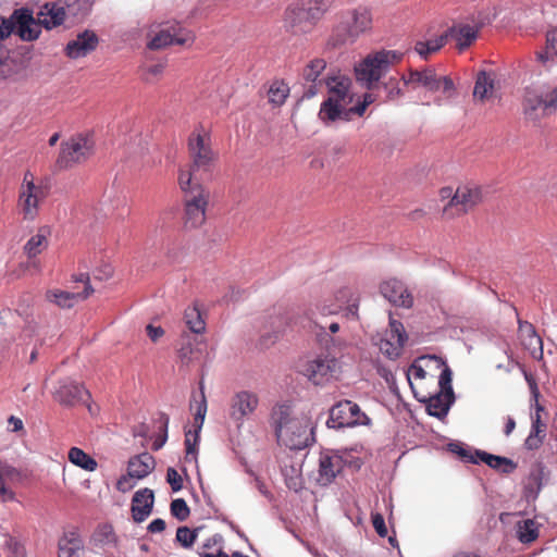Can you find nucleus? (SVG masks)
I'll list each match as a JSON object with an SVG mask.
<instances>
[{
    "label": "nucleus",
    "instance_id": "1",
    "mask_svg": "<svg viewBox=\"0 0 557 557\" xmlns=\"http://www.w3.org/2000/svg\"><path fill=\"white\" fill-rule=\"evenodd\" d=\"M271 423L280 444L293 450H300L309 445L308 425L293 416L289 405L280 404L273 407Z\"/></svg>",
    "mask_w": 557,
    "mask_h": 557
},
{
    "label": "nucleus",
    "instance_id": "2",
    "mask_svg": "<svg viewBox=\"0 0 557 557\" xmlns=\"http://www.w3.org/2000/svg\"><path fill=\"white\" fill-rule=\"evenodd\" d=\"M329 97L322 102L319 117L323 122L348 120V106L352 102L351 79L344 74L329 75L325 79Z\"/></svg>",
    "mask_w": 557,
    "mask_h": 557
},
{
    "label": "nucleus",
    "instance_id": "3",
    "mask_svg": "<svg viewBox=\"0 0 557 557\" xmlns=\"http://www.w3.org/2000/svg\"><path fill=\"white\" fill-rule=\"evenodd\" d=\"M178 185L185 193L184 225L187 228H197L206 221L210 191L199 182L193 183V173L190 171H181L178 173Z\"/></svg>",
    "mask_w": 557,
    "mask_h": 557
},
{
    "label": "nucleus",
    "instance_id": "4",
    "mask_svg": "<svg viewBox=\"0 0 557 557\" xmlns=\"http://www.w3.org/2000/svg\"><path fill=\"white\" fill-rule=\"evenodd\" d=\"M372 13L368 8L359 7L349 11L332 29L326 46L335 49L354 44L372 28Z\"/></svg>",
    "mask_w": 557,
    "mask_h": 557
},
{
    "label": "nucleus",
    "instance_id": "5",
    "mask_svg": "<svg viewBox=\"0 0 557 557\" xmlns=\"http://www.w3.org/2000/svg\"><path fill=\"white\" fill-rule=\"evenodd\" d=\"M401 59L403 53L395 50L370 52L355 65L356 79L371 89Z\"/></svg>",
    "mask_w": 557,
    "mask_h": 557
},
{
    "label": "nucleus",
    "instance_id": "6",
    "mask_svg": "<svg viewBox=\"0 0 557 557\" xmlns=\"http://www.w3.org/2000/svg\"><path fill=\"white\" fill-rule=\"evenodd\" d=\"M442 200H448L443 207V216L445 219H455L472 211L483 200L482 188L473 184L459 185L456 189L453 187H443L440 189Z\"/></svg>",
    "mask_w": 557,
    "mask_h": 557
},
{
    "label": "nucleus",
    "instance_id": "7",
    "mask_svg": "<svg viewBox=\"0 0 557 557\" xmlns=\"http://www.w3.org/2000/svg\"><path fill=\"white\" fill-rule=\"evenodd\" d=\"M48 195V186L41 180H37L30 171H26L17 197V209L23 220L34 221L39 215L40 206Z\"/></svg>",
    "mask_w": 557,
    "mask_h": 557
},
{
    "label": "nucleus",
    "instance_id": "8",
    "mask_svg": "<svg viewBox=\"0 0 557 557\" xmlns=\"http://www.w3.org/2000/svg\"><path fill=\"white\" fill-rule=\"evenodd\" d=\"M188 152L191 163L187 169H181L180 172L190 171L193 183H195L199 181L197 173L209 172L215 160L210 136L206 132L194 131L188 138Z\"/></svg>",
    "mask_w": 557,
    "mask_h": 557
},
{
    "label": "nucleus",
    "instance_id": "9",
    "mask_svg": "<svg viewBox=\"0 0 557 557\" xmlns=\"http://www.w3.org/2000/svg\"><path fill=\"white\" fill-rule=\"evenodd\" d=\"M429 360L436 362L437 366L442 368L438 377L440 391L434 395L420 400L426 404V411L430 416L443 418L447 414L449 407L454 401L451 370L437 357H429Z\"/></svg>",
    "mask_w": 557,
    "mask_h": 557
},
{
    "label": "nucleus",
    "instance_id": "10",
    "mask_svg": "<svg viewBox=\"0 0 557 557\" xmlns=\"http://www.w3.org/2000/svg\"><path fill=\"white\" fill-rule=\"evenodd\" d=\"M95 141L91 135L77 134L61 144L57 163L66 169L86 161L94 153Z\"/></svg>",
    "mask_w": 557,
    "mask_h": 557
},
{
    "label": "nucleus",
    "instance_id": "11",
    "mask_svg": "<svg viewBox=\"0 0 557 557\" xmlns=\"http://www.w3.org/2000/svg\"><path fill=\"white\" fill-rule=\"evenodd\" d=\"M199 400L194 398V403H190V409L195 408L193 428L194 430H187L185 432V460L196 461L197 460V446L200 440V431L202 429L205 418L207 414V398L205 394L203 382L199 383Z\"/></svg>",
    "mask_w": 557,
    "mask_h": 557
},
{
    "label": "nucleus",
    "instance_id": "12",
    "mask_svg": "<svg viewBox=\"0 0 557 557\" xmlns=\"http://www.w3.org/2000/svg\"><path fill=\"white\" fill-rule=\"evenodd\" d=\"M326 423L330 428L339 429L345 426L368 425L370 419L356 403L343 400L331 408Z\"/></svg>",
    "mask_w": 557,
    "mask_h": 557
},
{
    "label": "nucleus",
    "instance_id": "13",
    "mask_svg": "<svg viewBox=\"0 0 557 557\" xmlns=\"http://www.w3.org/2000/svg\"><path fill=\"white\" fill-rule=\"evenodd\" d=\"M338 370V361L330 354H321L300 366V373L314 385L327 383Z\"/></svg>",
    "mask_w": 557,
    "mask_h": 557
},
{
    "label": "nucleus",
    "instance_id": "14",
    "mask_svg": "<svg viewBox=\"0 0 557 557\" xmlns=\"http://www.w3.org/2000/svg\"><path fill=\"white\" fill-rule=\"evenodd\" d=\"M73 280L76 283H83L84 289L82 292H67L62 289H48L45 294L46 300L54 304L61 309H71L78 301L87 299L92 293L94 288L90 285L89 275L87 273H81L73 275Z\"/></svg>",
    "mask_w": 557,
    "mask_h": 557
},
{
    "label": "nucleus",
    "instance_id": "15",
    "mask_svg": "<svg viewBox=\"0 0 557 557\" xmlns=\"http://www.w3.org/2000/svg\"><path fill=\"white\" fill-rule=\"evenodd\" d=\"M194 39L193 33L181 27L178 23H168L151 38L148 47L152 50H158L172 45L184 46L191 44Z\"/></svg>",
    "mask_w": 557,
    "mask_h": 557
},
{
    "label": "nucleus",
    "instance_id": "16",
    "mask_svg": "<svg viewBox=\"0 0 557 557\" xmlns=\"http://www.w3.org/2000/svg\"><path fill=\"white\" fill-rule=\"evenodd\" d=\"M40 18L39 16L38 21H36L33 10L28 8L16 9L9 16L13 24V33L15 32L24 41H33L39 37L42 25Z\"/></svg>",
    "mask_w": 557,
    "mask_h": 557
},
{
    "label": "nucleus",
    "instance_id": "17",
    "mask_svg": "<svg viewBox=\"0 0 557 557\" xmlns=\"http://www.w3.org/2000/svg\"><path fill=\"white\" fill-rule=\"evenodd\" d=\"M406 341L407 334L403 323L391 319L389 327L380 339L379 348L382 354L386 355L391 359H395L401 354Z\"/></svg>",
    "mask_w": 557,
    "mask_h": 557
},
{
    "label": "nucleus",
    "instance_id": "18",
    "mask_svg": "<svg viewBox=\"0 0 557 557\" xmlns=\"http://www.w3.org/2000/svg\"><path fill=\"white\" fill-rule=\"evenodd\" d=\"M52 395L58 404L69 408L85 403V397H90L89 392L82 384L70 379L59 381Z\"/></svg>",
    "mask_w": 557,
    "mask_h": 557
},
{
    "label": "nucleus",
    "instance_id": "19",
    "mask_svg": "<svg viewBox=\"0 0 557 557\" xmlns=\"http://www.w3.org/2000/svg\"><path fill=\"white\" fill-rule=\"evenodd\" d=\"M259 406V397L256 393L240 391L231 398L230 417L238 425L250 417Z\"/></svg>",
    "mask_w": 557,
    "mask_h": 557
},
{
    "label": "nucleus",
    "instance_id": "20",
    "mask_svg": "<svg viewBox=\"0 0 557 557\" xmlns=\"http://www.w3.org/2000/svg\"><path fill=\"white\" fill-rule=\"evenodd\" d=\"M284 24L294 35L309 34L315 27V23L300 2L287 7L284 13Z\"/></svg>",
    "mask_w": 557,
    "mask_h": 557
},
{
    "label": "nucleus",
    "instance_id": "21",
    "mask_svg": "<svg viewBox=\"0 0 557 557\" xmlns=\"http://www.w3.org/2000/svg\"><path fill=\"white\" fill-rule=\"evenodd\" d=\"M326 69V61L322 58H314L309 61L301 72V77L310 85L304 91V98H312L321 91L325 81L318 79L323 71Z\"/></svg>",
    "mask_w": 557,
    "mask_h": 557
},
{
    "label": "nucleus",
    "instance_id": "22",
    "mask_svg": "<svg viewBox=\"0 0 557 557\" xmlns=\"http://www.w3.org/2000/svg\"><path fill=\"white\" fill-rule=\"evenodd\" d=\"M380 293L391 304L404 308H411L413 297L405 284L397 278H389L380 285Z\"/></svg>",
    "mask_w": 557,
    "mask_h": 557
},
{
    "label": "nucleus",
    "instance_id": "23",
    "mask_svg": "<svg viewBox=\"0 0 557 557\" xmlns=\"http://www.w3.org/2000/svg\"><path fill=\"white\" fill-rule=\"evenodd\" d=\"M480 27L468 23H456L448 27L444 34L448 39L456 41V48L459 52L468 49L479 37Z\"/></svg>",
    "mask_w": 557,
    "mask_h": 557
},
{
    "label": "nucleus",
    "instance_id": "24",
    "mask_svg": "<svg viewBox=\"0 0 557 557\" xmlns=\"http://www.w3.org/2000/svg\"><path fill=\"white\" fill-rule=\"evenodd\" d=\"M98 46V37L91 30H85L69 41L65 46V54L70 59L84 58L95 51Z\"/></svg>",
    "mask_w": 557,
    "mask_h": 557
},
{
    "label": "nucleus",
    "instance_id": "25",
    "mask_svg": "<svg viewBox=\"0 0 557 557\" xmlns=\"http://www.w3.org/2000/svg\"><path fill=\"white\" fill-rule=\"evenodd\" d=\"M154 502L153 492L150 488L137 491L132 499V517L136 522L145 521L151 513Z\"/></svg>",
    "mask_w": 557,
    "mask_h": 557
},
{
    "label": "nucleus",
    "instance_id": "26",
    "mask_svg": "<svg viewBox=\"0 0 557 557\" xmlns=\"http://www.w3.org/2000/svg\"><path fill=\"white\" fill-rule=\"evenodd\" d=\"M343 469V459L337 455L321 454L319 459V479L322 485H327Z\"/></svg>",
    "mask_w": 557,
    "mask_h": 557
},
{
    "label": "nucleus",
    "instance_id": "27",
    "mask_svg": "<svg viewBox=\"0 0 557 557\" xmlns=\"http://www.w3.org/2000/svg\"><path fill=\"white\" fill-rule=\"evenodd\" d=\"M18 475L14 467L0 460V503L10 502L15 498V494L10 485L16 482Z\"/></svg>",
    "mask_w": 557,
    "mask_h": 557
},
{
    "label": "nucleus",
    "instance_id": "28",
    "mask_svg": "<svg viewBox=\"0 0 557 557\" xmlns=\"http://www.w3.org/2000/svg\"><path fill=\"white\" fill-rule=\"evenodd\" d=\"M156 467V461L149 453H143L129 459L127 466V473L131 478L144 479Z\"/></svg>",
    "mask_w": 557,
    "mask_h": 557
},
{
    "label": "nucleus",
    "instance_id": "29",
    "mask_svg": "<svg viewBox=\"0 0 557 557\" xmlns=\"http://www.w3.org/2000/svg\"><path fill=\"white\" fill-rule=\"evenodd\" d=\"M58 549V557H81L84 544L76 531H70L60 537Z\"/></svg>",
    "mask_w": 557,
    "mask_h": 557
},
{
    "label": "nucleus",
    "instance_id": "30",
    "mask_svg": "<svg viewBox=\"0 0 557 557\" xmlns=\"http://www.w3.org/2000/svg\"><path fill=\"white\" fill-rule=\"evenodd\" d=\"M51 230L49 226H41L24 245V252L29 259L37 257L49 245Z\"/></svg>",
    "mask_w": 557,
    "mask_h": 557
},
{
    "label": "nucleus",
    "instance_id": "31",
    "mask_svg": "<svg viewBox=\"0 0 557 557\" xmlns=\"http://www.w3.org/2000/svg\"><path fill=\"white\" fill-rule=\"evenodd\" d=\"M495 75L492 72L480 71L476 74L473 88V98L481 102L492 98L494 92Z\"/></svg>",
    "mask_w": 557,
    "mask_h": 557
},
{
    "label": "nucleus",
    "instance_id": "32",
    "mask_svg": "<svg viewBox=\"0 0 557 557\" xmlns=\"http://www.w3.org/2000/svg\"><path fill=\"white\" fill-rule=\"evenodd\" d=\"M475 457H479L480 462H484L492 469L500 471L502 473H512L517 468V463L513 462V460L507 457L496 456L483 450L476 449Z\"/></svg>",
    "mask_w": 557,
    "mask_h": 557
},
{
    "label": "nucleus",
    "instance_id": "33",
    "mask_svg": "<svg viewBox=\"0 0 557 557\" xmlns=\"http://www.w3.org/2000/svg\"><path fill=\"white\" fill-rule=\"evenodd\" d=\"M553 97V90L545 96L539 95L533 91H528L524 98L523 107L527 114L532 115L536 110L543 109L544 111H552L557 108V104H549Z\"/></svg>",
    "mask_w": 557,
    "mask_h": 557
},
{
    "label": "nucleus",
    "instance_id": "34",
    "mask_svg": "<svg viewBox=\"0 0 557 557\" xmlns=\"http://www.w3.org/2000/svg\"><path fill=\"white\" fill-rule=\"evenodd\" d=\"M446 44L447 36L443 33L432 38L418 40L413 49L422 59L428 60L430 55L438 52Z\"/></svg>",
    "mask_w": 557,
    "mask_h": 557
},
{
    "label": "nucleus",
    "instance_id": "35",
    "mask_svg": "<svg viewBox=\"0 0 557 557\" xmlns=\"http://www.w3.org/2000/svg\"><path fill=\"white\" fill-rule=\"evenodd\" d=\"M536 60L548 67L557 57V27L547 32L545 48L535 53Z\"/></svg>",
    "mask_w": 557,
    "mask_h": 557
},
{
    "label": "nucleus",
    "instance_id": "36",
    "mask_svg": "<svg viewBox=\"0 0 557 557\" xmlns=\"http://www.w3.org/2000/svg\"><path fill=\"white\" fill-rule=\"evenodd\" d=\"M45 9L47 13L41 10L39 16L41 17L40 23H42V26L47 29L57 27L64 22L66 13L63 7L53 3L51 5L46 4Z\"/></svg>",
    "mask_w": 557,
    "mask_h": 557
},
{
    "label": "nucleus",
    "instance_id": "37",
    "mask_svg": "<svg viewBox=\"0 0 557 557\" xmlns=\"http://www.w3.org/2000/svg\"><path fill=\"white\" fill-rule=\"evenodd\" d=\"M519 331L522 344L525 348L532 350L534 355L536 350L542 355V339L536 334L535 329L528 322H519Z\"/></svg>",
    "mask_w": 557,
    "mask_h": 557
},
{
    "label": "nucleus",
    "instance_id": "38",
    "mask_svg": "<svg viewBox=\"0 0 557 557\" xmlns=\"http://www.w3.org/2000/svg\"><path fill=\"white\" fill-rule=\"evenodd\" d=\"M289 86L283 79L273 81L268 89V99L273 107H281L289 95Z\"/></svg>",
    "mask_w": 557,
    "mask_h": 557
},
{
    "label": "nucleus",
    "instance_id": "39",
    "mask_svg": "<svg viewBox=\"0 0 557 557\" xmlns=\"http://www.w3.org/2000/svg\"><path fill=\"white\" fill-rule=\"evenodd\" d=\"M67 457L73 465L89 472L95 471L98 467L96 459L78 447H72L69 450Z\"/></svg>",
    "mask_w": 557,
    "mask_h": 557
},
{
    "label": "nucleus",
    "instance_id": "40",
    "mask_svg": "<svg viewBox=\"0 0 557 557\" xmlns=\"http://www.w3.org/2000/svg\"><path fill=\"white\" fill-rule=\"evenodd\" d=\"M308 12L311 20L315 23L324 16V14L332 7L333 0H307L300 2Z\"/></svg>",
    "mask_w": 557,
    "mask_h": 557
},
{
    "label": "nucleus",
    "instance_id": "41",
    "mask_svg": "<svg viewBox=\"0 0 557 557\" xmlns=\"http://www.w3.org/2000/svg\"><path fill=\"white\" fill-rule=\"evenodd\" d=\"M517 536L523 544L534 542L539 537V527L533 519H525L517 524Z\"/></svg>",
    "mask_w": 557,
    "mask_h": 557
},
{
    "label": "nucleus",
    "instance_id": "42",
    "mask_svg": "<svg viewBox=\"0 0 557 557\" xmlns=\"http://www.w3.org/2000/svg\"><path fill=\"white\" fill-rule=\"evenodd\" d=\"M184 320L187 327L196 334H201L206 330V322L196 306L188 307L184 312Z\"/></svg>",
    "mask_w": 557,
    "mask_h": 557
},
{
    "label": "nucleus",
    "instance_id": "43",
    "mask_svg": "<svg viewBox=\"0 0 557 557\" xmlns=\"http://www.w3.org/2000/svg\"><path fill=\"white\" fill-rule=\"evenodd\" d=\"M425 88H428L430 91L442 90L447 98H450L455 91L453 79L449 76L438 77L435 71H433V74L430 78V84Z\"/></svg>",
    "mask_w": 557,
    "mask_h": 557
},
{
    "label": "nucleus",
    "instance_id": "44",
    "mask_svg": "<svg viewBox=\"0 0 557 557\" xmlns=\"http://www.w3.org/2000/svg\"><path fill=\"white\" fill-rule=\"evenodd\" d=\"M531 388H532L533 399L536 403V414H535V417L532 418V426H531L530 432L546 437V428L547 426H546V423H544L542 421L541 414H540V412L544 410V407L539 404L540 393H539L537 386L535 384L533 386H531Z\"/></svg>",
    "mask_w": 557,
    "mask_h": 557
},
{
    "label": "nucleus",
    "instance_id": "45",
    "mask_svg": "<svg viewBox=\"0 0 557 557\" xmlns=\"http://www.w3.org/2000/svg\"><path fill=\"white\" fill-rule=\"evenodd\" d=\"M95 542L101 545L113 544L116 542V536L112 525L102 524L94 533Z\"/></svg>",
    "mask_w": 557,
    "mask_h": 557
},
{
    "label": "nucleus",
    "instance_id": "46",
    "mask_svg": "<svg viewBox=\"0 0 557 557\" xmlns=\"http://www.w3.org/2000/svg\"><path fill=\"white\" fill-rule=\"evenodd\" d=\"M432 69H425L423 71H410L408 78H404L405 84H419L426 87L430 84V78L433 74Z\"/></svg>",
    "mask_w": 557,
    "mask_h": 557
},
{
    "label": "nucleus",
    "instance_id": "47",
    "mask_svg": "<svg viewBox=\"0 0 557 557\" xmlns=\"http://www.w3.org/2000/svg\"><path fill=\"white\" fill-rule=\"evenodd\" d=\"M197 539V531L190 530L187 527H180L176 531V540L181 543V545L185 548H189L193 546Z\"/></svg>",
    "mask_w": 557,
    "mask_h": 557
},
{
    "label": "nucleus",
    "instance_id": "48",
    "mask_svg": "<svg viewBox=\"0 0 557 557\" xmlns=\"http://www.w3.org/2000/svg\"><path fill=\"white\" fill-rule=\"evenodd\" d=\"M171 513L180 521H184L189 517V508L183 498L174 499L171 503Z\"/></svg>",
    "mask_w": 557,
    "mask_h": 557
},
{
    "label": "nucleus",
    "instance_id": "49",
    "mask_svg": "<svg viewBox=\"0 0 557 557\" xmlns=\"http://www.w3.org/2000/svg\"><path fill=\"white\" fill-rule=\"evenodd\" d=\"M449 446H450V450L453 453H456L458 456H460V458L462 460H465L467 462L474 463V465L480 463L479 457H475V450L472 451L468 448L460 446L459 444H450Z\"/></svg>",
    "mask_w": 557,
    "mask_h": 557
},
{
    "label": "nucleus",
    "instance_id": "50",
    "mask_svg": "<svg viewBox=\"0 0 557 557\" xmlns=\"http://www.w3.org/2000/svg\"><path fill=\"white\" fill-rule=\"evenodd\" d=\"M185 255L184 248L178 245H170L165 251V259L170 264L178 263Z\"/></svg>",
    "mask_w": 557,
    "mask_h": 557
},
{
    "label": "nucleus",
    "instance_id": "51",
    "mask_svg": "<svg viewBox=\"0 0 557 557\" xmlns=\"http://www.w3.org/2000/svg\"><path fill=\"white\" fill-rule=\"evenodd\" d=\"M166 482L171 485L173 492H178L183 488V479L174 468L168 469Z\"/></svg>",
    "mask_w": 557,
    "mask_h": 557
},
{
    "label": "nucleus",
    "instance_id": "52",
    "mask_svg": "<svg viewBox=\"0 0 557 557\" xmlns=\"http://www.w3.org/2000/svg\"><path fill=\"white\" fill-rule=\"evenodd\" d=\"M371 520L376 533L381 537H385L387 535V528L385 525L384 517L381 513L375 512L371 515Z\"/></svg>",
    "mask_w": 557,
    "mask_h": 557
},
{
    "label": "nucleus",
    "instance_id": "53",
    "mask_svg": "<svg viewBox=\"0 0 557 557\" xmlns=\"http://www.w3.org/2000/svg\"><path fill=\"white\" fill-rule=\"evenodd\" d=\"M545 436L531 433L524 441V448L528 450H536L539 449L543 443H544Z\"/></svg>",
    "mask_w": 557,
    "mask_h": 557
},
{
    "label": "nucleus",
    "instance_id": "54",
    "mask_svg": "<svg viewBox=\"0 0 557 557\" xmlns=\"http://www.w3.org/2000/svg\"><path fill=\"white\" fill-rule=\"evenodd\" d=\"M164 71V64L156 63L147 66L144 73V79L147 82H151L152 78L159 77Z\"/></svg>",
    "mask_w": 557,
    "mask_h": 557
},
{
    "label": "nucleus",
    "instance_id": "55",
    "mask_svg": "<svg viewBox=\"0 0 557 557\" xmlns=\"http://www.w3.org/2000/svg\"><path fill=\"white\" fill-rule=\"evenodd\" d=\"M544 474V467L539 463L536 470H533L530 474V484H533L539 492L542 488V480Z\"/></svg>",
    "mask_w": 557,
    "mask_h": 557
},
{
    "label": "nucleus",
    "instance_id": "56",
    "mask_svg": "<svg viewBox=\"0 0 557 557\" xmlns=\"http://www.w3.org/2000/svg\"><path fill=\"white\" fill-rule=\"evenodd\" d=\"M13 34V24L9 17L0 16V40L7 39Z\"/></svg>",
    "mask_w": 557,
    "mask_h": 557
},
{
    "label": "nucleus",
    "instance_id": "57",
    "mask_svg": "<svg viewBox=\"0 0 557 557\" xmlns=\"http://www.w3.org/2000/svg\"><path fill=\"white\" fill-rule=\"evenodd\" d=\"M373 102V98H372V95L371 94H366L363 96V101L361 103H358L357 106L355 107H351L348 109L349 111V114L350 113H355L357 115H362L367 109V107Z\"/></svg>",
    "mask_w": 557,
    "mask_h": 557
},
{
    "label": "nucleus",
    "instance_id": "58",
    "mask_svg": "<svg viewBox=\"0 0 557 557\" xmlns=\"http://www.w3.org/2000/svg\"><path fill=\"white\" fill-rule=\"evenodd\" d=\"M385 88L387 89V98L389 100H394L401 95V90L398 87V82L395 78H391L388 83L385 84Z\"/></svg>",
    "mask_w": 557,
    "mask_h": 557
},
{
    "label": "nucleus",
    "instance_id": "59",
    "mask_svg": "<svg viewBox=\"0 0 557 557\" xmlns=\"http://www.w3.org/2000/svg\"><path fill=\"white\" fill-rule=\"evenodd\" d=\"M13 74V62L5 58L0 59V79H4Z\"/></svg>",
    "mask_w": 557,
    "mask_h": 557
},
{
    "label": "nucleus",
    "instance_id": "60",
    "mask_svg": "<svg viewBox=\"0 0 557 557\" xmlns=\"http://www.w3.org/2000/svg\"><path fill=\"white\" fill-rule=\"evenodd\" d=\"M271 326L275 327L274 338H277V334L283 332L286 326V318L283 315L271 317Z\"/></svg>",
    "mask_w": 557,
    "mask_h": 557
},
{
    "label": "nucleus",
    "instance_id": "61",
    "mask_svg": "<svg viewBox=\"0 0 557 557\" xmlns=\"http://www.w3.org/2000/svg\"><path fill=\"white\" fill-rule=\"evenodd\" d=\"M147 335L152 342H157L160 337L163 336L164 331L161 326H154L152 324H148L146 326Z\"/></svg>",
    "mask_w": 557,
    "mask_h": 557
},
{
    "label": "nucleus",
    "instance_id": "62",
    "mask_svg": "<svg viewBox=\"0 0 557 557\" xmlns=\"http://www.w3.org/2000/svg\"><path fill=\"white\" fill-rule=\"evenodd\" d=\"M222 541H223L222 535L214 534V535H212V536H210V537H208L206 540V542L202 544L201 548L202 549H210V548H212V547H214L216 545H221Z\"/></svg>",
    "mask_w": 557,
    "mask_h": 557
},
{
    "label": "nucleus",
    "instance_id": "63",
    "mask_svg": "<svg viewBox=\"0 0 557 557\" xmlns=\"http://www.w3.org/2000/svg\"><path fill=\"white\" fill-rule=\"evenodd\" d=\"M148 530L151 532V533H158V532H162L165 530V521L163 519H154L150 522V524L148 525Z\"/></svg>",
    "mask_w": 557,
    "mask_h": 557
},
{
    "label": "nucleus",
    "instance_id": "64",
    "mask_svg": "<svg viewBox=\"0 0 557 557\" xmlns=\"http://www.w3.org/2000/svg\"><path fill=\"white\" fill-rule=\"evenodd\" d=\"M193 349L190 346L182 347L178 350V357L183 362L188 363L191 360Z\"/></svg>",
    "mask_w": 557,
    "mask_h": 557
}]
</instances>
